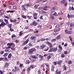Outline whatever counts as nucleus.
I'll return each mask as SVG.
<instances>
[{
	"mask_svg": "<svg viewBox=\"0 0 74 74\" xmlns=\"http://www.w3.org/2000/svg\"><path fill=\"white\" fill-rule=\"evenodd\" d=\"M58 50V49L56 47H53L52 48H51L49 51V52H56Z\"/></svg>",
	"mask_w": 74,
	"mask_h": 74,
	"instance_id": "1",
	"label": "nucleus"
},
{
	"mask_svg": "<svg viewBox=\"0 0 74 74\" xmlns=\"http://www.w3.org/2000/svg\"><path fill=\"white\" fill-rule=\"evenodd\" d=\"M36 49L35 48H32L29 49V54H30V55H32L33 54L34 52H36Z\"/></svg>",
	"mask_w": 74,
	"mask_h": 74,
	"instance_id": "2",
	"label": "nucleus"
},
{
	"mask_svg": "<svg viewBox=\"0 0 74 74\" xmlns=\"http://www.w3.org/2000/svg\"><path fill=\"white\" fill-rule=\"evenodd\" d=\"M39 56V54H36L35 55H32L31 56V58L32 59H36L38 58V57Z\"/></svg>",
	"mask_w": 74,
	"mask_h": 74,
	"instance_id": "3",
	"label": "nucleus"
},
{
	"mask_svg": "<svg viewBox=\"0 0 74 74\" xmlns=\"http://www.w3.org/2000/svg\"><path fill=\"white\" fill-rule=\"evenodd\" d=\"M38 25V23L36 22V21H34L32 23H31L30 24L31 26H37Z\"/></svg>",
	"mask_w": 74,
	"mask_h": 74,
	"instance_id": "4",
	"label": "nucleus"
},
{
	"mask_svg": "<svg viewBox=\"0 0 74 74\" xmlns=\"http://www.w3.org/2000/svg\"><path fill=\"white\" fill-rule=\"evenodd\" d=\"M29 39H28L25 42H23V43L22 45L23 46H24L25 45H26V44H27V42H29Z\"/></svg>",
	"mask_w": 74,
	"mask_h": 74,
	"instance_id": "5",
	"label": "nucleus"
},
{
	"mask_svg": "<svg viewBox=\"0 0 74 74\" xmlns=\"http://www.w3.org/2000/svg\"><path fill=\"white\" fill-rule=\"evenodd\" d=\"M55 9L56 8H55V7H53L51 9V14H52L53 13H54L55 12Z\"/></svg>",
	"mask_w": 74,
	"mask_h": 74,
	"instance_id": "6",
	"label": "nucleus"
},
{
	"mask_svg": "<svg viewBox=\"0 0 74 74\" xmlns=\"http://www.w3.org/2000/svg\"><path fill=\"white\" fill-rule=\"evenodd\" d=\"M33 14L34 18L35 19H37V14L34 12Z\"/></svg>",
	"mask_w": 74,
	"mask_h": 74,
	"instance_id": "7",
	"label": "nucleus"
},
{
	"mask_svg": "<svg viewBox=\"0 0 74 74\" xmlns=\"http://www.w3.org/2000/svg\"><path fill=\"white\" fill-rule=\"evenodd\" d=\"M42 8L44 9V10H45V11H47V8H50V7L48 6H45L44 7H42Z\"/></svg>",
	"mask_w": 74,
	"mask_h": 74,
	"instance_id": "8",
	"label": "nucleus"
},
{
	"mask_svg": "<svg viewBox=\"0 0 74 74\" xmlns=\"http://www.w3.org/2000/svg\"><path fill=\"white\" fill-rule=\"evenodd\" d=\"M46 47V46L44 44H43L42 45L40 46V47L41 48V49H44V48H45Z\"/></svg>",
	"mask_w": 74,
	"mask_h": 74,
	"instance_id": "9",
	"label": "nucleus"
},
{
	"mask_svg": "<svg viewBox=\"0 0 74 74\" xmlns=\"http://www.w3.org/2000/svg\"><path fill=\"white\" fill-rule=\"evenodd\" d=\"M7 45H10V47L11 46H12V45H13V47H15V44H14V43H8L7 44Z\"/></svg>",
	"mask_w": 74,
	"mask_h": 74,
	"instance_id": "10",
	"label": "nucleus"
},
{
	"mask_svg": "<svg viewBox=\"0 0 74 74\" xmlns=\"http://www.w3.org/2000/svg\"><path fill=\"white\" fill-rule=\"evenodd\" d=\"M50 19H51V20H52V21H53V19H54V16L53 15V14H51L50 16Z\"/></svg>",
	"mask_w": 74,
	"mask_h": 74,
	"instance_id": "11",
	"label": "nucleus"
},
{
	"mask_svg": "<svg viewBox=\"0 0 74 74\" xmlns=\"http://www.w3.org/2000/svg\"><path fill=\"white\" fill-rule=\"evenodd\" d=\"M25 7L26 6H25V5H22V7L23 10L24 11H26V8H25Z\"/></svg>",
	"mask_w": 74,
	"mask_h": 74,
	"instance_id": "12",
	"label": "nucleus"
},
{
	"mask_svg": "<svg viewBox=\"0 0 74 74\" xmlns=\"http://www.w3.org/2000/svg\"><path fill=\"white\" fill-rule=\"evenodd\" d=\"M61 38V36L60 35H58V36L56 37V40H59Z\"/></svg>",
	"mask_w": 74,
	"mask_h": 74,
	"instance_id": "13",
	"label": "nucleus"
},
{
	"mask_svg": "<svg viewBox=\"0 0 74 74\" xmlns=\"http://www.w3.org/2000/svg\"><path fill=\"white\" fill-rule=\"evenodd\" d=\"M58 48H59V51L60 52H61L62 50V47L60 45L58 46Z\"/></svg>",
	"mask_w": 74,
	"mask_h": 74,
	"instance_id": "14",
	"label": "nucleus"
},
{
	"mask_svg": "<svg viewBox=\"0 0 74 74\" xmlns=\"http://www.w3.org/2000/svg\"><path fill=\"white\" fill-rule=\"evenodd\" d=\"M51 58H52V56H51V55H50L49 56H48L47 57V60H49Z\"/></svg>",
	"mask_w": 74,
	"mask_h": 74,
	"instance_id": "15",
	"label": "nucleus"
},
{
	"mask_svg": "<svg viewBox=\"0 0 74 74\" xmlns=\"http://www.w3.org/2000/svg\"><path fill=\"white\" fill-rule=\"evenodd\" d=\"M39 5H36L34 6V8H38V7H39Z\"/></svg>",
	"mask_w": 74,
	"mask_h": 74,
	"instance_id": "16",
	"label": "nucleus"
},
{
	"mask_svg": "<svg viewBox=\"0 0 74 74\" xmlns=\"http://www.w3.org/2000/svg\"><path fill=\"white\" fill-rule=\"evenodd\" d=\"M36 38V36H32L30 38V39L31 40H35Z\"/></svg>",
	"mask_w": 74,
	"mask_h": 74,
	"instance_id": "17",
	"label": "nucleus"
},
{
	"mask_svg": "<svg viewBox=\"0 0 74 74\" xmlns=\"http://www.w3.org/2000/svg\"><path fill=\"white\" fill-rule=\"evenodd\" d=\"M46 44H47V45H48L49 46L51 45V43L48 41L46 42Z\"/></svg>",
	"mask_w": 74,
	"mask_h": 74,
	"instance_id": "18",
	"label": "nucleus"
},
{
	"mask_svg": "<svg viewBox=\"0 0 74 74\" xmlns=\"http://www.w3.org/2000/svg\"><path fill=\"white\" fill-rule=\"evenodd\" d=\"M32 42H30L28 44V45L29 47H32L33 46V44H32Z\"/></svg>",
	"mask_w": 74,
	"mask_h": 74,
	"instance_id": "19",
	"label": "nucleus"
},
{
	"mask_svg": "<svg viewBox=\"0 0 74 74\" xmlns=\"http://www.w3.org/2000/svg\"><path fill=\"white\" fill-rule=\"evenodd\" d=\"M15 71H19V68H17L16 67H15Z\"/></svg>",
	"mask_w": 74,
	"mask_h": 74,
	"instance_id": "20",
	"label": "nucleus"
},
{
	"mask_svg": "<svg viewBox=\"0 0 74 74\" xmlns=\"http://www.w3.org/2000/svg\"><path fill=\"white\" fill-rule=\"evenodd\" d=\"M51 14H52L53 16L54 15V16H57V15H58V14H57V13L56 12L52 13Z\"/></svg>",
	"mask_w": 74,
	"mask_h": 74,
	"instance_id": "21",
	"label": "nucleus"
},
{
	"mask_svg": "<svg viewBox=\"0 0 74 74\" xmlns=\"http://www.w3.org/2000/svg\"><path fill=\"white\" fill-rule=\"evenodd\" d=\"M66 2V0H62L61 1V3L62 4H64Z\"/></svg>",
	"mask_w": 74,
	"mask_h": 74,
	"instance_id": "22",
	"label": "nucleus"
},
{
	"mask_svg": "<svg viewBox=\"0 0 74 74\" xmlns=\"http://www.w3.org/2000/svg\"><path fill=\"white\" fill-rule=\"evenodd\" d=\"M4 25H5V24L4 23H1V24H0V28H1V27L2 26H3Z\"/></svg>",
	"mask_w": 74,
	"mask_h": 74,
	"instance_id": "23",
	"label": "nucleus"
},
{
	"mask_svg": "<svg viewBox=\"0 0 74 74\" xmlns=\"http://www.w3.org/2000/svg\"><path fill=\"white\" fill-rule=\"evenodd\" d=\"M8 55V53H5L3 55V56L4 57H6V56H7Z\"/></svg>",
	"mask_w": 74,
	"mask_h": 74,
	"instance_id": "24",
	"label": "nucleus"
},
{
	"mask_svg": "<svg viewBox=\"0 0 74 74\" xmlns=\"http://www.w3.org/2000/svg\"><path fill=\"white\" fill-rule=\"evenodd\" d=\"M30 62L29 60H26V63L28 64L30 63Z\"/></svg>",
	"mask_w": 74,
	"mask_h": 74,
	"instance_id": "25",
	"label": "nucleus"
},
{
	"mask_svg": "<svg viewBox=\"0 0 74 74\" xmlns=\"http://www.w3.org/2000/svg\"><path fill=\"white\" fill-rule=\"evenodd\" d=\"M62 69L63 70H66V66H65V65H64L63 66Z\"/></svg>",
	"mask_w": 74,
	"mask_h": 74,
	"instance_id": "26",
	"label": "nucleus"
},
{
	"mask_svg": "<svg viewBox=\"0 0 74 74\" xmlns=\"http://www.w3.org/2000/svg\"><path fill=\"white\" fill-rule=\"evenodd\" d=\"M8 47H6V49H10L11 48V46L10 45H8Z\"/></svg>",
	"mask_w": 74,
	"mask_h": 74,
	"instance_id": "27",
	"label": "nucleus"
},
{
	"mask_svg": "<svg viewBox=\"0 0 74 74\" xmlns=\"http://www.w3.org/2000/svg\"><path fill=\"white\" fill-rule=\"evenodd\" d=\"M24 5L26 7H29V6H30L31 5L29 4H25Z\"/></svg>",
	"mask_w": 74,
	"mask_h": 74,
	"instance_id": "28",
	"label": "nucleus"
},
{
	"mask_svg": "<svg viewBox=\"0 0 74 74\" xmlns=\"http://www.w3.org/2000/svg\"><path fill=\"white\" fill-rule=\"evenodd\" d=\"M62 62V61H59L58 62H57V64H60V63H61Z\"/></svg>",
	"mask_w": 74,
	"mask_h": 74,
	"instance_id": "29",
	"label": "nucleus"
},
{
	"mask_svg": "<svg viewBox=\"0 0 74 74\" xmlns=\"http://www.w3.org/2000/svg\"><path fill=\"white\" fill-rule=\"evenodd\" d=\"M56 41V39H53L51 40V42H55Z\"/></svg>",
	"mask_w": 74,
	"mask_h": 74,
	"instance_id": "30",
	"label": "nucleus"
},
{
	"mask_svg": "<svg viewBox=\"0 0 74 74\" xmlns=\"http://www.w3.org/2000/svg\"><path fill=\"white\" fill-rule=\"evenodd\" d=\"M65 33L66 34H68L69 31H68V30H67V29H65Z\"/></svg>",
	"mask_w": 74,
	"mask_h": 74,
	"instance_id": "31",
	"label": "nucleus"
},
{
	"mask_svg": "<svg viewBox=\"0 0 74 74\" xmlns=\"http://www.w3.org/2000/svg\"><path fill=\"white\" fill-rule=\"evenodd\" d=\"M8 66V63H5V66H4V68H5V67H7Z\"/></svg>",
	"mask_w": 74,
	"mask_h": 74,
	"instance_id": "32",
	"label": "nucleus"
},
{
	"mask_svg": "<svg viewBox=\"0 0 74 74\" xmlns=\"http://www.w3.org/2000/svg\"><path fill=\"white\" fill-rule=\"evenodd\" d=\"M70 26V27H74V24H73L71 23Z\"/></svg>",
	"mask_w": 74,
	"mask_h": 74,
	"instance_id": "33",
	"label": "nucleus"
},
{
	"mask_svg": "<svg viewBox=\"0 0 74 74\" xmlns=\"http://www.w3.org/2000/svg\"><path fill=\"white\" fill-rule=\"evenodd\" d=\"M8 58L9 59H10V58H11V53H10L9 54Z\"/></svg>",
	"mask_w": 74,
	"mask_h": 74,
	"instance_id": "34",
	"label": "nucleus"
},
{
	"mask_svg": "<svg viewBox=\"0 0 74 74\" xmlns=\"http://www.w3.org/2000/svg\"><path fill=\"white\" fill-rule=\"evenodd\" d=\"M56 73L57 74H60L61 73V71H59L58 72H57V71H56Z\"/></svg>",
	"mask_w": 74,
	"mask_h": 74,
	"instance_id": "35",
	"label": "nucleus"
},
{
	"mask_svg": "<svg viewBox=\"0 0 74 74\" xmlns=\"http://www.w3.org/2000/svg\"><path fill=\"white\" fill-rule=\"evenodd\" d=\"M48 49H49V48L47 47L46 48H45L44 50L45 51H48Z\"/></svg>",
	"mask_w": 74,
	"mask_h": 74,
	"instance_id": "36",
	"label": "nucleus"
},
{
	"mask_svg": "<svg viewBox=\"0 0 74 74\" xmlns=\"http://www.w3.org/2000/svg\"><path fill=\"white\" fill-rule=\"evenodd\" d=\"M27 70H28V73H29L30 71V67L28 68L27 69Z\"/></svg>",
	"mask_w": 74,
	"mask_h": 74,
	"instance_id": "37",
	"label": "nucleus"
},
{
	"mask_svg": "<svg viewBox=\"0 0 74 74\" xmlns=\"http://www.w3.org/2000/svg\"><path fill=\"white\" fill-rule=\"evenodd\" d=\"M43 3H45L47 4L48 3V1L47 0H43Z\"/></svg>",
	"mask_w": 74,
	"mask_h": 74,
	"instance_id": "38",
	"label": "nucleus"
},
{
	"mask_svg": "<svg viewBox=\"0 0 74 74\" xmlns=\"http://www.w3.org/2000/svg\"><path fill=\"white\" fill-rule=\"evenodd\" d=\"M54 68H55V66L53 65H52V69H51V70L52 71H53V69H54Z\"/></svg>",
	"mask_w": 74,
	"mask_h": 74,
	"instance_id": "39",
	"label": "nucleus"
},
{
	"mask_svg": "<svg viewBox=\"0 0 74 74\" xmlns=\"http://www.w3.org/2000/svg\"><path fill=\"white\" fill-rule=\"evenodd\" d=\"M3 13H4V11H1V12H0V15H3Z\"/></svg>",
	"mask_w": 74,
	"mask_h": 74,
	"instance_id": "40",
	"label": "nucleus"
},
{
	"mask_svg": "<svg viewBox=\"0 0 74 74\" xmlns=\"http://www.w3.org/2000/svg\"><path fill=\"white\" fill-rule=\"evenodd\" d=\"M39 57L41 59H43V58H44V56H41V55H40Z\"/></svg>",
	"mask_w": 74,
	"mask_h": 74,
	"instance_id": "41",
	"label": "nucleus"
},
{
	"mask_svg": "<svg viewBox=\"0 0 74 74\" xmlns=\"http://www.w3.org/2000/svg\"><path fill=\"white\" fill-rule=\"evenodd\" d=\"M8 26H9V27L10 28L12 27V25H11V24H9L8 25Z\"/></svg>",
	"mask_w": 74,
	"mask_h": 74,
	"instance_id": "42",
	"label": "nucleus"
},
{
	"mask_svg": "<svg viewBox=\"0 0 74 74\" xmlns=\"http://www.w3.org/2000/svg\"><path fill=\"white\" fill-rule=\"evenodd\" d=\"M21 17H22V18H25V19H26V17L24 15H22Z\"/></svg>",
	"mask_w": 74,
	"mask_h": 74,
	"instance_id": "43",
	"label": "nucleus"
},
{
	"mask_svg": "<svg viewBox=\"0 0 74 74\" xmlns=\"http://www.w3.org/2000/svg\"><path fill=\"white\" fill-rule=\"evenodd\" d=\"M4 61H6V62H8V59H7V58L6 57V58H5Z\"/></svg>",
	"mask_w": 74,
	"mask_h": 74,
	"instance_id": "44",
	"label": "nucleus"
},
{
	"mask_svg": "<svg viewBox=\"0 0 74 74\" xmlns=\"http://www.w3.org/2000/svg\"><path fill=\"white\" fill-rule=\"evenodd\" d=\"M64 54H67V53H68V51H64Z\"/></svg>",
	"mask_w": 74,
	"mask_h": 74,
	"instance_id": "45",
	"label": "nucleus"
},
{
	"mask_svg": "<svg viewBox=\"0 0 74 74\" xmlns=\"http://www.w3.org/2000/svg\"><path fill=\"white\" fill-rule=\"evenodd\" d=\"M59 14L60 15H62V14H63V12H60L59 13Z\"/></svg>",
	"mask_w": 74,
	"mask_h": 74,
	"instance_id": "46",
	"label": "nucleus"
},
{
	"mask_svg": "<svg viewBox=\"0 0 74 74\" xmlns=\"http://www.w3.org/2000/svg\"><path fill=\"white\" fill-rule=\"evenodd\" d=\"M67 15V17L69 19V18H70L71 17V16L70 15V14H68Z\"/></svg>",
	"mask_w": 74,
	"mask_h": 74,
	"instance_id": "47",
	"label": "nucleus"
},
{
	"mask_svg": "<svg viewBox=\"0 0 74 74\" xmlns=\"http://www.w3.org/2000/svg\"><path fill=\"white\" fill-rule=\"evenodd\" d=\"M58 34H59V33L58 32L56 33H54L53 34V35H54V36H57V35H58Z\"/></svg>",
	"mask_w": 74,
	"mask_h": 74,
	"instance_id": "48",
	"label": "nucleus"
},
{
	"mask_svg": "<svg viewBox=\"0 0 74 74\" xmlns=\"http://www.w3.org/2000/svg\"><path fill=\"white\" fill-rule=\"evenodd\" d=\"M10 48H11V49H12V50L13 51H15V48H14V47H13V48L10 47Z\"/></svg>",
	"mask_w": 74,
	"mask_h": 74,
	"instance_id": "49",
	"label": "nucleus"
},
{
	"mask_svg": "<svg viewBox=\"0 0 74 74\" xmlns=\"http://www.w3.org/2000/svg\"><path fill=\"white\" fill-rule=\"evenodd\" d=\"M22 34V31H21L19 33V36H21Z\"/></svg>",
	"mask_w": 74,
	"mask_h": 74,
	"instance_id": "50",
	"label": "nucleus"
},
{
	"mask_svg": "<svg viewBox=\"0 0 74 74\" xmlns=\"http://www.w3.org/2000/svg\"><path fill=\"white\" fill-rule=\"evenodd\" d=\"M72 33H73V32L72 31H69L68 34H71Z\"/></svg>",
	"mask_w": 74,
	"mask_h": 74,
	"instance_id": "51",
	"label": "nucleus"
},
{
	"mask_svg": "<svg viewBox=\"0 0 74 74\" xmlns=\"http://www.w3.org/2000/svg\"><path fill=\"white\" fill-rule=\"evenodd\" d=\"M5 21L6 23H8V20H6V19H5Z\"/></svg>",
	"mask_w": 74,
	"mask_h": 74,
	"instance_id": "52",
	"label": "nucleus"
},
{
	"mask_svg": "<svg viewBox=\"0 0 74 74\" xmlns=\"http://www.w3.org/2000/svg\"><path fill=\"white\" fill-rule=\"evenodd\" d=\"M61 56L62 58H63L64 57V55L63 54H62Z\"/></svg>",
	"mask_w": 74,
	"mask_h": 74,
	"instance_id": "53",
	"label": "nucleus"
},
{
	"mask_svg": "<svg viewBox=\"0 0 74 74\" xmlns=\"http://www.w3.org/2000/svg\"><path fill=\"white\" fill-rule=\"evenodd\" d=\"M57 62L56 61L53 62V64H54V65H56V64H57Z\"/></svg>",
	"mask_w": 74,
	"mask_h": 74,
	"instance_id": "54",
	"label": "nucleus"
},
{
	"mask_svg": "<svg viewBox=\"0 0 74 74\" xmlns=\"http://www.w3.org/2000/svg\"><path fill=\"white\" fill-rule=\"evenodd\" d=\"M34 66L33 65H32L31 66L30 68H31V69H33L34 68V67H33Z\"/></svg>",
	"mask_w": 74,
	"mask_h": 74,
	"instance_id": "55",
	"label": "nucleus"
},
{
	"mask_svg": "<svg viewBox=\"0 0 74 74\" xmlns=\"http://www.w3.org/2000/svg\"><path fill=\"white\" fill-rule=\"evenodd\" d=\"M41 25H38L37 26V27L38 28H41Z\"/></svg>",
	"mask_w": 74,
	"mask_h": 74,
	"instance_id": "56",
	"label": "nucleus"
},
{
	"mask_svg": "<svg viewBox=\"0 0 74 74\" xmlns=\"http://www.w3.org/2000/svg\"><path fill=\"white\" fill-rule=\"evenodd\" d=\"M25 71L26 69H25V68H24L22 70V71H23V72H25Z\"/></svg>",
	"mask_w": 74,
	"mask_h": 74,
	"instance_id": "57",
	"label": "nucleus"
},
{
	"mask_svg": "<svg viewBox=\"0 0 74 74\" xmlns=\"http://www.w3.org/2000/svg\"><path fill=\"white\" fill-rule=\"evenodd\" d=\"M49 46L50 48H52L53 47V46H52V45L51 43V45H50Z\"/></svg>",
	"mask_w": 74,
	"mask_h": 74,
	"instance_id": "58",
	"label": "nucleus"
},
{
	"mask_svg": "<svg viewBox=\"0 0 74 74\" xmlns=\"http://www.w3.org/2000/svg\"><path fill=\"white\" fill-rule=\"evenodd\" d=\"M3 7H7V5L5 4H3Z\"/></svg>",
	"mask_w": 74,
	"mask_h": 74,
	"instance_id": "59",
	"label": "nucleus"
},
{
	"mask_svg": "<svg viewBox=\"0 0 74 74\" xmlns=\"http://www.w3.org/2000/svg\"><path fill=\"white\" fill-rule=\"evenodd\" d=\"M5 52H9L10 51H8V50L7 49H6L5 50Z\"/></svg>",
	"mask_w": 74,
	"mask_h": 74,
	"instance_id": "60",
	"label": "nucleus"
},
{
	"mask_svg": "<svg viewBox=\"0 0 74 74\" xmlns=\"http://www.w3.org/2000/svg\"><path fill=\"white\" fill-rule=\"evenodd\" d=\"M69 38H70V41H72L73 40H72V38H71V36H69Z\"/></svg>",
	"mask_w": 74,
	"mask_h": 74,
	"instance_id": "61",
	"label": "nucleus"
},
{
	"mask_svg": "<svg viewBox=\"0 0 74 74\" xmlns=\"http://www.w3.org/2000/svg\"><path fill=\"white\" fill-rule=\"evenodd\" d=\"M54 32H55V33H56L58 32V29H55L54 31Z\"/></svg>",
	"mask_w": 74,
	"mask_h": 74,
	"instance_id": "62",
	"label": "nucleus"
},
{
	"mask_svg": "<svg viewBox=\"0 0 74 74\" xmlns=\"http://www.w3.org/2000/svg\"><path fill=\"white\" fill-rule=\"evenodd\" d=\"M71 63L72 62H71V61H69L68 62V64H71Z\"/></svg>",
	"mask_w": 74,
	"mask_h": 74,
	"instance_id": "63",
	"label": "nucleus"
},
{
	"mask_svg": "<svg viewBox=\"0 0 74 74\" xmlns=\"http://www.w3.org/2000/svg\"><path fill=\"white\" fill-rule=\"evenodd\" d=\"M15 42H16V43H18L19 42V40H16Z\"/></svg>",
	"mask_w": 74,
	"mask_h": 74,
	"instance_id": "64",
	"label": "nucleus"
}]
</instances>
